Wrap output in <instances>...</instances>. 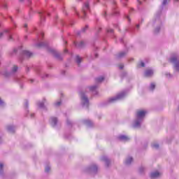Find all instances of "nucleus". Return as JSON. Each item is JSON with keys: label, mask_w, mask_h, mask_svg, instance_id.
Listing matches in <instances>:
<instances>
[{"label": "nucleus", "mask_w": 179, "mask_h": 179, "mask_svg": "<svg viewBox=\"0 0 179 179\" xmlns=\"http://www.w3.org/2000/svg\"><path fill=\"white\" fill-rule=\"evenodd\" d=\"M166 3H167V0H164L163 5H166Z\"/></svg>", "instance_id": "nucleus-27"}, {"label": "nucleus", "mask_w": 179, "mask_h": 179, "mask_svg": "<svg viewBox=\"0 0 179 179\" xmlns=\"http://www.w3.org/2000/svg\"><path fill=\"white\" fill-rule=\"evenodd\" d=\"M83 44H85L83 43V41H81V42H80V43H78V44H77L76 45V47H83Z\"/></svg>", "instance_id": "nucleus-16"}, {"label": "nucleus", "mask_w": 179, "mask_h": 179, "mask_svg": "<svg viewBox=\"0 0 179 179\" xmlns=\"http://www.w3.org/2000/svg\"><path fill=\"white\" fill-rule=\"evenodd\" d=\"M25 55H27V57H31V55H33V54L31 52H28V51H27L25 52Z\"/></svg>", "instance_id": "nucleus-17"}, {"label": "nucleus", "mask_w": 179, "mask_h": 179, "mask_svg": "<svg viewBox=\"0 0 179 179\" xmlns=\"http://www.w3.org/2000/svg\"><path fill=\"white\" fill-rule=\"evenodd\" d=\"M50 167H49V166H47V167L45 168V171L46 173H48V171H50Z\"/></svg>", "instance_id": "nucleus-21"}, {"label": "nucleus", "mask_w": 179, "mask_h": 179, "mask_svg": "<svg viewBox=\"0 0 179 179\" xmlns=\"http://www.w3.org/2000/svg\"><path fill=\"white\" fill-rule=\"evenodd\" d=\"M155 87H156V85H155V83H151L150 87V90H154Z\"/></svg>", "instance_id": "nucleus-14"}, {"label": "nucleus", "mask_w": 179, "mask_h": 179, "mask_svg": "<svg viewBox=\"0 0 179 179\" xmlns=\"http://www.w3.org/2000/svg\"><path fill=\"white\" fill-rule=\"evenodd\" d=\"M20 2L23 1V0H20Z\"/></svg>", "instance_id": "nucleus-37"}, {"label": "nucleus", "mask_w": 179, "mask_h": 179, "mask_svg": "<svg viewBox=\"0 0 179 179\" xmlns=\"http://www.w3.org/2000/svg\"><path fill=\"white\" fill-rule=\"evenodd\" d=\"M138 3H139V5H141V1H139V0H138Z\"/></svg>", "instance_id": "nucleus-33"}, {"label": "nucleus", "mask_w": 179, "mask_h": 179, "mask_svg": "<svg viewBox=\"0 0 179 179\" xmlns=\"http://www.w3.org/2000/svg\"><path fill=\"white\" fill-rule=\"evenodd\" d=\"M86 10H89V3H85V6L83 7V12L84 15H86Z\"/></svg>", "instance_id": "nucleus-5"}, {"label": "nucleus", "mask_w": 179, "mask_h": 179, "mask_svg": "<svg viewBox=\"0 0 179 179\" xmlns=\"http://www.w3.org/2000/svg\"><path fill=\"white\" fill-rule=\"evenodd\" d=\"M55 106H61V101L57 102V103H55Z\"/></svg>", "instance_id": "nucleus-25"}, {"label": "nucleus", "mask_w": 179, "mask_h": 179, "mask_svg": "<svg viewBox=\"0 0 179 179\" xmlns=\"http://www.w3.org/2000/svg\"><path fill=\"white\" fill-rule=\"evenodd\" d=\"M153 76V71L151 69H148L145 72V76L146 78H150V76Z\"/></svg>", "instance_id": "nucleus-3"}, {"label": "nucleus", "mask_w": 179, "mask_h": 179, "mask_svg": "<svg viewBox=\"0 0 179 179\" xmlns=\"http://www.w3.org/2000/svg\"><path fill=\"white\" fill-rule=\"evenodd\" d=\"M160 30V29H157V30H155V31H159Z\"/></svg>", "instance_id": "nucleus-31"}, {"label": "nucleus", "mask_w": 179, "mask_h": 179, "mask_svg": "<svg viewBox=\"0 0 179 179\" xmlns=\"http://www.w3.org/2000/svg\"><path fill=\"white\" fill-rule=\"evenodd\" d=\"M120 141H123L124 142H127V141H129V137L127 136H119Z\"/></svg>", "instance_id": "nucleus-6"}, {"label": "nucleus", "mask_w": 179, "mask_h": 179, "mask_svg": "<svg viewBox=\"0 0 179 179\" xmlns=\"http://www.w3.org/2000/svg\"><path fill=\"white\" fill-rule=\"evenodd\" d=\"M31 82L33 83V80H31Z\"/></svg>", "instance_id": "nucleus-38"}, {"label": "nucleus", "mask_w": 179, "mask_h": 179, "mask_svg": "<svg viewBox=\"0 0 179 179\" xmlns=\"http://www.w3.org/2000/svg\"><path fill=\"white\" fill-rule=\"evenodd\" d=\"M10 38H12V36H10Z\"/></svg>", "instance_id": "nucleus-39"}, {"label": "nucleus", "mask_w": 179, "mask_h": 179, "mask_svg": "<svg viewBox=\"0 0 179 179\" xmlns=\"http://www.w3.org/2000/svg\"><path fill=\"white\" fill-rule=\"evenodd\" d=\"M120 98H121V95H118L117 97L111 98V99L109 100V102H110V103H113V101H115L116 100H118V99H120Z\"/></svg>", "instance_id": "nucleus-9"}, {"label": "nucleus", "mask_w": 179, "mask_h": 179, "mask_svg": "<svg viewBox=\"0 0 179 179\" xmlns=\"http://www.w3.org/2000/svg\"><path fill=\"white\" fill-rule=\"evenodd\" d=\"M133 159L132 157H129L126 160V164H131V163H132L133 162Z\"/></svg>", "instance_id": "nucleus-10"}, {"label": "nucleus", "mask_w": 179, "mask_h": 179, "mask_svg": "<svg viewBox=\"0 0 179 179\" xmlns=\"http://www.w3.org/2000/svg\"><path fill=\"white\" fill-rule=\"evenodd\" d=\"M108 32L113 33V30L110 29V31H108Z\"/></svg>", "instance_id": "nucleus-29"}, {"label": "nucleus", "mask_w": 179, "mask_h": 179, "mask_svg": "<svg viewBox=\"0 0 179 179\" xmlns=\"http://www.w3.org/2000/svg\"><path fill=\"white\" fill-rule=\"evenodd\" d=\"M81 62H82V58H80V57H79V56H77L76 57V62H77V64H78V65H79Z\"/></svg>", "instance_id": "nucleus-12"}, {"label": "nucleus", "mask_w": 179, "mask_h": 179, "mask_svg": "<svg viewBox=\"0 0 179 179\" xmlns=\"http://www.w3.org/2000/svg\"><path fill=\"white\" fill-rule=\"evenodd\" d=\"M57 120L56 117L52 118V122L53 125H57Z\"/></svg>", "instance_id": "nucleus-13"}, {"label": "nucleus", "mask_w": 179, "mask_h": 179, "mask_svg": "<svg viewBox=\"0 0 179 179\" xmlns=\"http://www.w3.org/2000/svg\"><path fill=\"white\" fill-rule=\"evenodd\" d=\"M49 52H51V54H53V55H55V57H56L57 58L59 57V55H58V53H57V52L54 50H49Z\"/></svg>", "instance_id": "nucleus-8"}, {"label": "nucleus", "mask_w": 179, "mask_h": 179, "mask_svg": "<svg viewBox=\"0 0 179 179\" xmlns=\"http://www.w3.org/2000/svg\"><path fill=\"white\" fill-rule=\"evenodd\" d=\"M103 80H104V77H100V78H98L96 79V81L98 83H100L103 82Z\"/></svg>", "instance_id": "nucleus-11"}, {"label": "nucleus", "mask_w": 179, "mask_h": 179, "mask_svg": "<svg viewBox=\"0 0 179 179\" xmlns=\"http://www.w3.org/2000/svg\"><path fill=\"white\" fill-rule=\"evenodd\" d=\"M31 117H34V114H31Z\"/></svg>", "instance_id": "nucleus-34"}, {"label": "nucleus", "mask_w": 179, "mask_h": 179, "mask_svg": "<svg viewBox=\"0 0 179 179\" xmlns=\"http://www.w3.org/2000/svg\"><path fill=\"white\" fill-rule=\"evenodd\" d=\"M152 148H155V149H157L159 148V144H153Z\"/></svg>", "instance_id": "nucleus-20"}, {"label": "nucleus", "mask_w": 179, "mask_h": 179, "mask_svg": "<svg viewBox=\"0 0 179 179\" xmlns=\"http://www.w3.org/2000/svg\"><path fill=\"white\" fill-rule=\"evenodd\" d=\"M139 125H141V123L139 122L136 121L135 123V127H139Z\"/></svg>", "instance_id": "nucleus-22"}, {"label": "nucleus", "mask_w": 179, "mask_h": 179, "mask_svg": "<svg viewBox=\"0 0 179 179\" xmlns=\"http://www.w3.org/2000/svg\"><path fill=\"white\" fill-rule=\"evenodd\" d=\"M140 66H142L143 68H144V66H145V63H144L143 62H141L140 63Z\"/></svg>", "instance_id": "nucleus-23"}, {"label": "nucleus", "mask_w": 179, "mask_h": 179, "mask_svg": "<svg viewBox=\"0 0 179 179\" xmlns=\"http://www.w3.org/2000/svg\"><path fill=\"white\" fill-rule=\"evenodd\" d=\"M146 115V111L145 110H138L136 113L137 118H143Z\"/></svg>", "instance_id": "nucleus-2"}, {"label": "nucleus", "mask_w": 179, "mask_h": 179, "mask_svg": "<svg viewBox=\"0 0 179 179\" xmlns=\"http://www.w3.org/2000/svg\"><path fill=\"white\" fill-rule=\"evenodd\" d=\"M127 19H128L129 21L130 20H129V17H128V16H127Z\"/></svg>", "instance_id": "nucleus-36"}, {"label": "nucleus", "mask_w": 179, "mask_h": 179, "mask_svg": "<svg viewBox=\"0 0 179 179\" xmlns=\"http://www.w3.org/2000/svg\"><path fill=\"white\" fill-rule=\"evenodd\" d=\"M161 173L156 171L151 173L150 177L151 178H157L158 177H160Z\"/></svg>", "instance_id": "nucleus-4"}, {"label": "nucleus", "mask_w": 179, "mask_h": 179, "mask_svg": "<svg viewBox=\"0 0 179 179\" xmlns=\"http://www.w3.org/2000/svg\"><path fill=\"white\" fill-rule=\"evenodd\" d=\"M96 89H97V87H96V86H92V87H90V90L91 92H94V90H96Z\"/></svg>", "instance_id": "nucleus-15"}, {"label": "nucleus", "mask_w": 179, "mask_h": 179, "mask_svg": "<svg viewBox=\"0 0 179 179\" xmlns=\"http://www.w3.org/2000/svg\"><path fill=\"white\" fill-rule=\"evenodd\" d=\"M1 36H3V33H2V32L0 33V37H1Z\"/></svg>", "instance_id": "nucleus-30"}, {"label": "nucleus", "mask_w": 179, "mask_h": 179, "mask_svg": "<svg viewBox=\"0 0 179 179\" xmlns=\"http://www.w3.org/2000/svg\"><path fill=\"white\" fill-rule=\"evenodd\" d=\"M81 99H82V101H83L84 104L86 103H89V99H87V97H86V96L83 94L81 96Z\"/></svg>", "instance_id": "nucleus-7"}, {"label": "nucleus", "mask_w": 179, "mask_h": 179, "mask_svg": "<svg viewBox=\"0 0 179 179\" xmlns=\"http://www.w3.org/2000/svg\"><path fill=\"white\" fill-rule=\"evenodd\" d=\"M17 71V66H14L13 67L12 71H13V72H16Z\"/></svg>", "instance_id": "nucleus-19"}, {"label": "nucleus", "mask_w": 179, "mask_h": 179, "mask_svg": "<svg viewBox=\"0 0 179 179\" xmlns=\"http://www.w3.org/2000/svg\"><path fill=\"white\" fill-rule=\"evenodd\" d=\"M176 1H178V0H176Z\"/></svg>", "instance_id": "nucleus-40"}, {"label": "nucleus", "mask_w": 179, "mask_h": 179, "mask_svg": "<svg viewBox=\"0 0 179 179\" xmlns=\"http://www.w3.org/2000/svg\"><path fill=\"white\" fill-rule=\"evenodd\" d=\"M39 107H44V103H39Z\"/></svg>", "instance_id": "nucleus-26"}, {"label": "nucleus", "mask_w": 179, "mask_h": 179, "mask_svg": "<svg viewBox=\"0 0 179 179\" xmlns=\"http://www.w3.org/2000/svg\"><path fill=\"white\" fill-rule=\"evenodd\" d=\"M94 169L97 170V166H94Z\"/></svg>", "instance_id": "nucleus-32"}, {"label": "nucleus", "mask_w": 179, "mask_h": 179, "mask_svg": "<svg viewBox=\"0 0 179 179\" xmlns=\"http://www.w3.org/2000/svg\"><path fill=\"white\" fill-rule=\"evenodd\" d=\"M124 55H125V52H120V53L118 55V57H119V58H121V57H124Z\"/></svg>", "instance_id": "nucleus-18"}, {"label": "nucleus", "mask_w": 179, "mask_h": 179, "mask_svg": "<svg viewBox=\"0 0 179 179\" xmlns=\"http://www.w3.org/2000/svg\"><path fill=\"white\" fill-rule=\"evenodd\" d=\"M24 27H27V24H24Z\"/></svg>", "instance_id": "nucleus-35"}, {"label": "nucleus", "mask_w": 179, "mask_h": 179, "mask_svg": "<svg viewBox=\"0 0 179 179\" xmlns=\"http://www.w3.org/2000/svg\"><path fill=\"white\" fill-rule=\"evenodd\" d=\"M2 103H3V102L2 101V99H1V98H0V104H2Z\"/></svg>", "instance_id": "nucleus-28"}, {"label": "nucleus", "mask_w": 179, "mask_h": 179, "mask_svg": "<svg viewBox=\"0 0 179 179\" xmlns=\"http://www.w3.org/2000/svg\"><path fill=\"white\" fill-rule=\"evenodd\" d=\"M120 69H124V64H120L119 65Z\"/></svg>", "instance_id": "nucleus-24"}, {"label": "nucleus", "mask_w": 179, "mask_h": 179, "mask_svg": "<svg viewBox=\"0 0 179 179\" xmlns=\"http://www.w3.org/2000/svg\"><path fill=\"white\" fill-rule=\"evenodd\" d=\"M171 62L175 63V66L176 68V71H179V61H178V58L177 57H172L170 59Z\"/></svg>", "instance_id": "nucleus-1"}]
</instances>
